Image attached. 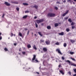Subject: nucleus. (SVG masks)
<instances>
[{
	"mask_svg": "<svg viewBox=\"0 0 76 76\" xmlns=\"http://www.w3.org/2000/svg\"><path fill=\"white\" fill-rule=\"evenodd\" d=\"M41 26H43L44 25V24L43 23H42L41 24Z\"/></svg>",
	"mask_w": 76,
	"mask_h": 76,
	"instance_id": "79ce46f5",
	"label": "nucleus"
},
{
	"mask_svg": "<svg viewBox=\"0 0 76 76\" xmlns=\"http://www.w3.org/2000/svg\"><path fill=\"white\" fill-rule=\"evenodd\" d=\"M55 9L56 10H58V8L57 7H55Z\"/></svg>",
	"mask_w": 76,
	"mask_h": 76,
	"instance_id": "ea45409f",
	"label": "nucleus"
},
{
	"mask_svg": "<svg viewBox=\"0 0 76 76\" xmlns=\"http://www.w3.org/2000/svg\"><path fill=\"white\" fill-rule=\"evenodd\" d=\"M75 25V24L74 23V22H72L71 23V26H73Z\"/></svg>",
	"mask_w": 76,
	"mask_h": 76,
	"instance_id": "cd10ccee",
	"label": "nucleus"
},
{
	"mask_svg": "<svg viewBox=\"0 0 76 76\" xmlns=\"http://www.w3.org/2000/svg\"><path fill=\"white\" fill-rule=\"evenodd\" d=\"M56 4H60V3L59 2V1H58L56 2Z\"/></svg>",
	"mask_w": 76,
	"mask_h": 76,
	"instance_id": "3c124183",
	"label": "nucleus"
},
{
	"mask_svg": "<svg viewBox=\"0 0 76 76\" xmlns=\"http://www.w3.org/2000/svg\"><path fill=\"white\" fill-rule=\"evenodd\" d=\"M16 9L18 11L19 10V8L18 7L16 8Z\"/></svg>",
	"mask_w": 76,
	"mask_h": 76,
	"instance_id": "c9c22d12",
	"label": "nucleus"
},
{
	"mask_svg": "<svg viewBox=\"0 0 76 76\" xmlns=\"http://www.w3.org/2000/svg\"><path fill=\"white\" fill-rule=\"evenodd\" d=\"M66 31L67 32H69L70 31V30L69 28H67L66 29Z\"/></svg>",
	"mask_w": 76,
	"mask_h": 76,
	"instance_id": "393cba45",
	"label": "nucleus"
},
{
	"mask_svg": "<svg viewBox=\"0 0 76 76\" xmlns=\"http://www.w3.org/2000/svg\"><path fill=\"white\" fill-rule=\"evenodd\" d=\"M31 34H32V35L33 34V33L32 32L31 33Z\"/></svg>",
	"mask_w": 76,
	"mask_h": 76,
	"instance_id": "0e129e2a",
	"label": "nucleus"
},
{
	"mask_svg": "<svg viewBox=\"0 0 76 76\" xmlns=\"http://www.w3.org/2000/svg\"><path fill=\"white\" fill-rule=\"evenodd\" d=\"M35 27L36 28H37L38 27V24L36 23H35Z\"/></svg>",
	"mask_w": 76,
	"mask_h": 76,
	"instance_id": "2f4dec72",
	"label": "nucleus"
},
{
	"mask_svg": "<svg viewBox=\"0 0 76 76\" xmlns=\"http://www.w3.org/2000/svg\"><path fill=\"white\" fill-rule=\"evenodd\" d=\"M44 21L43 19H41L40 20H37L36 22L38 24H39L40 23H41Z\"/></svg>",
	"mask_w": 76,
	"mask_h": 76,
	"instance_id": "7ed1b4c3",
	"label": "nucleus"
},
{
	"mask_svg": "<svg viewBox=\"0 0 76 76\" xmlns=\"http://www.w3.org/2000/svg\"><path fill=\"white\" fill-rule=\"evenodd\" d=\"M68 18H69V17H66V18H65L64 19H65V20H67L68 19Z\"/></svg>",
	"mask_w": 76,
	"mask_h": 76,
	"instance_id": "e433bc0d",
	"label": "nucleus"
},
{
	"mask_svg": "<svg viewBox=\"0 0 76 76\" xmlns=\"http://www.w3.org/2000/svg\"><path fill=\"white\" fill-rule=\"evenodd\" d=\"M73 70L74 71V72L76 73V69H73ZM73 76H76V74H75L73 75Z\"/></svg>",
	"mask_w": 76,
	"mask_h": 76,
	"instance_id": "f8f14e48",
	"label": "nucleus"
},
{
	"mask_svg": "<svg viewBox=\"0 0 76 76\" xmlns=\"http://www.w3.org/2000/svg\"><path fill=\"white\" fill-rule=\"evenodd\" d=\"M47 28L48 29H51V27L50 26H47Z\"/></svg>",
	"mask_w": 76,
	"mask_h": 76,
	"instance_id": "aec40b11",
	"label": "nucleus"
},
{
	"mask_svg": "<svg viewBox=\"0 0 76 76\" xmlns=\"http://www.w3.org/2000/svg\"><path fill=\"white\" fill-rule=\"evenodd\" d=\"M66 62H68L69 64V65H70L71 66H76V64H75L74 63H73L72 62L70 61L69 60H67L66 61H65Z\"/></svg>",
	"mask_w": 76,
	"mask_h": 76,
	"instance_id": "f257e3e1",
	"label": "nucleus"
},
{
	"mask_svg": "<svg viewBox=\"0 0 76 76\" xmlns=\"http://www.w3.org/2000/svg\"><path fill=\"white\" fill-rule=\"evenodd\" d=\"M34 36H35L36 37H37V35L36 34H34Z\"/></svg>",
	"mask_w": 76,
	"mask_h": 76,
	"instance_id": "bf43d9fd",
	"label": "nucleus"
},
{
	"mask_svg": "<svg viewBox=\"0 0 76 76\" xmlns=\"http://www.w3.org/2000/svg\"><path fill=\"white\" fill-rule=\"evenodd\" d=\"M4 50L6 51H8V49L6 48H4Z\"/></svg>",
	"mask_w": 76,
	"mask_h": 76,
	"instance_id": "bb28decb",
	"label": "nucleus"
},
{
	"mask_svg": "<svg viewBox=\"0 0 76 76\" xmlns=\"http://www.w3.org/2000/svg\"><path fill=\"white\" fill-rule=\"evenodd\" d=\"M17 43H15L14 44V45H15V46H16L17 45Z\"/></svg>",
	"mask_w": 76,
	"mask_h": 76,
	"instance_id": "603ef678",
	"label": "nucleus"
},
{
	"mask_svg": "<svg viewBox=\"0 0 76 76\" xmlns=\"http://www.w3.org/2000/svg\"><path fill=\"white\" fill-rule=\"evenodd\" d=\"M11 3H12V4H15V2H14V1H11Z\"/></svg>",
	"mask_w": 76,
	"mask_h": 76,
	"instance_id": "8fccbe9b",
	"label": "nucleus"
},
{
	"mask_svg": "<svg viewBox=\"0 0 76 76\" xmlns=\"http://www.w3.org/2000/svg\"><path fill=\"white\" fill-rule=\"evenodd\" d=\"M36 56L35 55H34L33 58H32V61H34L36 58Z\"/></svg>",
	"mask_w": 76,
	"mask_h": 76,
	"instance_id": "1a4fd4ad",
	"label": "nucleus"
},
{
	"mask_svg": "<svg viewBox=\"0 0 76 76\" xmlns=\"http://www.w3.org/2000/svg\"><path fill=\"white\" fill-rule=\"evenodd\" d=\"M71 59H72L73 61H75V58H71Z\"/></svg>",
	"mask_w": 76,
	"mask_h": 76,
	"instance_id": "473e14b6",
	"label": "nucleus"
},
{
	"mask_svg": "<svg viewBox=\"0 0 76 76\" xmlns=\"http://www.w3.org/2000/svg\"><path fill=\"white\" fill-rule=\"evenodd\" d=\"M75 28V26H72V29H74V28Z\"/></svg>",
	"mask_w": 76,
	"mask_h": 76,
	"instance_id": "b1692460",
	"label": "nucleus"
},
{
	"mask_svg": "<svg viewBox=\"0 0 76 76\" xmlns=\"http://www.w3.org/2000/svg\"><path fill=\"white\" fill-rule=\"evenodd\" d=\"M58 34L60 35L63 36L64 35V32H62L60 33H58Z\"/></svg>",
	"mask_w": 76,
	"mask_h": 76,
	"instance_id": "9b49d317",
	"label": "nucleus"
},
{
	"mask_svg": "<svg viewBox=\"0 0 76 76\" xmlns=\"http://www.w3.org/2000/svg\"><path fill=\"white\" fill-rule=\"evenodd\" d=\"M60 67H61V64H59L58 65V67L59 68H60Z\"/></svg>",
	"mask_w": 76,
	"mask_h": 76,
	"instance_id": "49530a36",
	"label": "nucleus"
},
{
	"mask_svg": "<svg viewBox=\"0 0 76 76\" xmlns=\"http://www.w3.org/2000/svg\"><path fill=\"white\" fill-rule=\"evenodd\" d=\"M37 18V17H36V16H35V17H34V19H36Z\"/></svg>",
	"mask_w": 76,
	"mask_h": 76,
	"instance_id": "09e8293b",
	"label": "nucleus"
},
{
	"mask_svg": "<svg viewBox=\"0 0 76 76\" xmlns=\"http://www.w3.org/2000/svg\"><path fill=\"white\" fill-rule=\"evenodd\" d=\"M23 4L24 6H28V4L27 3H23Z\"/></svg>",
	"mask_w": 76,
	"mask_h": 76,
	"instance_id": "6ab92c4d",
	"label": "nucleus"
},
{
	"mask_svg": "<svg viewBox=\"0 0 76 76\" xmlns=\"http://www.w3.org/2000/svg\"><path fill=\"white\" fill-rule=\"evenodd\" d=\"M4 4H5L6 6H9L10 5V3H8L7 2H5Z\"/></svg>",
	"mask_w": 76,
	"mask_h": 76,
	"instance_id": "0eeeda50",
	"label": "nucleus"
},
{
	"mask_svg": "<svg viewBox=\"0 0 76 76\" xmlns=\"http://www.w3.org/2000/svg\"><path fill=\"white\" fill-rule=\"evenodd\" d=\"M4 15L5 14H3V15H2V18H4Z\"/></svg>",
	"mask_w": 76,
	"mask_h": 76,
	"instance_id": "de8ad7c7",
	"label": "nucleus"
},
{
	"mask_svg": "<svg viewBox=\"0 0 76 76\" xmlns=\"http://www.w3.org/2000/svg\"><path fill=\"white\" fill-rule=\"evenodd\" d=\"M40 41L41 42H44V40L41 39L40 40Z\"/></svg>",
	"mask_w": 76,
	"mask_h": 76,
	"instance_id": "c756f323",
	"label": "nucleus"
},
{
	"mask_svg": "<svg viewBox=\"0 0 76 76\" xmlns=\"http://www.w3.org/2000/svg\"><path fill=\"white\" fill-rule=\"evenodd\" d=\"M33 8H34L35 9H37L38 8V6L36 5L34 6L33 7Z\"/></svg>",
	"mask_w": 76,
	"mask_h": 76,
	"instance_id": "2eb2a0df",
	"label": "nucleus"
},
{
	"mask_svg": "<svg viewBox=\"0 0 76 76\" xmlns=\"http://www.w3.org/2000/svg\"><path fill=\"white\" fill-rule=\"evenodd\" d=\"M48 16H50V17H54L56 16V15L55 14L52 13H49L48 14Z\"/></svg>",
	"mask_w": 76,
	"mask_h": 76,
	"instance_id": "f03ea898",
	"label": "nucleus"
},
{
	"mask_svg": "<svg viewBox=\"0 0 76 76\" xmlns=\"http://www.w3.org/2000/svg\"><path fill=\"white\" fill-rule=\"evenodd\" d=\"M59 72L62 75H64V72L62 70H59Z\"/></svg>",
	"mask_w": 76,
	"mask_h": 76,
	"instance_id": "9d476101",
	"label": "nucleus"
},
{
	"mask_svg": "<svg viewBox=\"0 0 76 76\" xmlns=\"http://www.w3.org/2000/svg\"><path fill=\"white\" fill-rule=\"evenodd\" d=\"M2 39V37H0V40H1Z\"/></svg>",
	"mask_w": 76,
	"mask_h": 76,
	"instance_id": "864d4df0",
	"label": "nucleus"
},
{
	"mask_svg": "<svg viewBox=\"0 0 76 76\" xmlns=\"http://www.w3.org/2000/svg\"><path fill=\"white\" fill-rule=\"evenodd\" d=\"M27 17H28V16L27 15H25V16H23V19H26V18H27Z\"/></svg>",
	"mask_w": 76,
	"mask_h": 76,
	"instance_id": "5701e85b",
	"label": "nucleus"
},
{
	"mask_svg": "<svg viewBox=\"0 0 76 76\" xmlns=\"http://www.w3.org/2000/svg\"><path fill=\"white\" fill-rule=\"evenodd\" d=\"M28 30V29L27 28H25V31H26V30Z\"/></svg>",
	"mask_w": 76,
	"mask_h": 76,
	"instance_id": "4d7b16f0",
	"label": "nucleus"
},
{
	"mask_svg": "<svg viewBox=\"0 0 76 76\" xmlns=\"http://www.w3.org/2000/svg\"><path fill=\"white\" fill-rule=\"evenodd\" d=\"M45 42L46 44L47 45L50 44V42L49 40H47L45 41Z\"/></svg>",
	"mask_w": 76,
	"mask_h": 76,
	"instance_id": "39448f33",
	"label": "nucleus"
},
{
	"mask_svg": "<svg viewBox=\"0 0 76 76\" xmlns=\"http://www.w3.org/2000/svg\"><path fill=\"white\" fill-rule=\"evenodd\" d=\"M14 4H18V2H15Z\"/></svg>",
	"mask_w": 76,
	"mask_h": 76,
	"instance_id": "a18cd8bd",
	"label": "nucleus"
},
{
	"mask_svg": "<svg viewBox=\"0 0 76 76\" xmlns=\"http://www.w3.org/2000/svg\"><path fill=\"white\" fill-rule=\"evenodd\" d=\"M68 75H71V72L70 71H69V72H68Z\"/></svg>",
	"mask_w": 76,
	"mask_h": 76,
	"instance_id": "72a5a7b5",
	"label": "nucleus"
},
{
	"mask_svg": "<svg viewBox=\"0 0 76 76\" xmlns=\"http://www.w3.org/2000/svg\"><path fill=\"white\" fill-rule=\"evenodd\" d=\"M73 4H75V3L74 2H73Z\"/></svg>",
	"mask_w": 76,
	"mask_h": 76,
	"instance_id": "69168bd1",
	"label": "nucleus"
},
{
	"mask_svg": "<svg viewBox=\"0 0 76 76\" xmlns=\"http://www.w3.org/2000/svg\"><path fill=\"white\" fill-rule=\"evenodd\" d=\"M69 53L71 54V55H73L74 54V53L73 52H71L70 51L69 52Z\"/></svg>",
	"mask_w": 76,
	"mask_h": 76,
	"instance_id": "a878e982",
	"label": "nucleus"
},
{
	"mask_svg": "<svg viewBox=\"0 0 76 76\" xmlns=\"http://www.w3.org/2000/svg\"><path fill=\"white\" fill-rule=\"evenodd\" d=\"M2 34V33L1 32H0V35H1Z\"/></svg>",
	"mask_w": 76,
	"mask_h": 76,
	"instance_id": "052dcab7",
	"label": "nucleus"
},
{
	"mask_svg": "<svg viewBox=\"0 0 76 76\" xmlns=\"http://www.w3.org/2000/svg\"><path fill=\"white\" fill-rule=\"evenodd\" d=\"M33 48L35 49V50H36L37 49V48L35 45H34L33 47Z\"/></svg>",
	"mask_w": 76,
	"mask_h": 76,
	"instance_id": "4468645a",
	"label": "nucleus"
},
{
	"mask_svg": "<svg viewBox=\"0 0 76 76\" xmlns=\"http://www.w3.org/2000/svg\"><path fill=\"white\" fill-rule=\"evenodd\" d=\"M20 49H20H19V51H21V50Z\"/></svg>",
	"mask_w": 76,
	"mask_h": 76,
	"instance_id": "680f3d73",
	"label": "nucleus"
},
{
	"mask_svg": "<svg viewBox=\"0 0 76 76\" xmlns=\"http://www.w3.org/2000/svg\"><path fill=\"white\" fill-rule=\"evenodd\" d=\"M75 2H76V0H73Z\"/></svg>",
	"mask_w": 76,
	"mask_h": 76,
	"instance_id": "e2e57ef3",
	"label": "nucleus"
},
{
	"mask_svg": "<svg viewBox=\"0 0 76 76\" xmlns=\"http://www.w3.org/2000/svg\"><path fill=\"white\" fill-rule=\"evenodd\" d=\"M29 33V31H28L27 32V35H28Z\"/></svg>",
	"mask_w": 76,
	"mask_h": 76,
	"instance_id": "37998d69",
	"label": "nucleus"
},
{
	"mask_svg": "<svg viewBox=\"0 0 76 76\" xmlns=\"http://www.w3.org/2000/svg\"><path fill=\"white\" fill-rule=\"evenodd\" d=\"M66 2V1H63V2H64V3H65Z\"/></svg>",
	"mask_w": 76,
	"mask_h": 76,
	"instance_id": "13d9d810",
	"label": "nucleus"
},
{
	"mask_svg": "<svg viewBox=\"0 0 76 76\" xmlns=\"http://www.w3.org/2000/svg\"><path fill=\"white\" fill-rule=\"evenodd\" d=\"M64 46L66 48V46H67V44L66 43H64Z\"/></svg>",
	"mask_w": 76,
	"mask_h": 76,
	"instance_id": "412c9836",
	"label": "nucleus"
},
{
	"mask_svg": "<svg viewBox=\"0 0 76 76\" xmlns=\"http://www.w3.org/2000/svg\"><path fill=\"white\" fill-rule=\"evenodd\" d=\"M35 61L36 62H38L39 61H38L37 60V59H35Z\"/></svg>",
	"mask_w": 76,
	"mask_h": 76,
	"instance_id": "a19ab883",
	"label": "nucleus"
},
{
	"mask_svg": "<svg viewBox=\"0 0 76 76\" xmlns=\"http://www.w3.org/2000/svg\"><path fill=\"white\" fill-rule=\"evenodd\" d=\"M22 53L23 54L25 55L26 54V52H22Z\"/></svg>",
	"mask_w": 76,
	"mask_h": 76,
	"instance_id": "58836bf2",
	"label": "nucleus"
},
{
	"mask_svg": "<svg viewBox=\"0 0 76 76\" xmlns=\"http://www.w3.org/2000/svg\"><path fill=\"white\" fill-rule=\"evenodd\" d=\"M69 10H67L65 13L62 15L63 17L65 16L66 15H67L69 13Z\"/></svg>",
	"mask_w": 76,
	"mask_h": 76,
	"instance_id": "20e7f679",
	"label": "nucleus"
},
{
	"mask_svg": "<svg viewBox=\"0 0 76 76\" xmlns=\"http://www.w3.org/2000/svg\"><path fill=\"white\" fill-rule=\"evenodd\" d=\"M45 52H46L47 51V48L45 47V48H43L42 49Z\"/></svg>",
	"mask_w": 76,
	"mask_h": 76,
	"instance_id": "6e6552de",
	"label": "nucleus"
},
{
	"mask_svg": "<svg viewBox=\"0 0 76 76\" xmlns=\"http://www.w3.org/2000/svg\"><path fill=\"white\" fill-rule=\"evenodd\" d=\"M68 21L70 23H72V20L71 18H69L68 20Z\"/></svg>",
	"mask_w": 76,
	"mask_h": 76,
	"instance_id": "a211bd4d",
	"label": "nucleus"
},
{
	"mask_svg": "<svg viewBox=\"0 0 76 76\" xmlns=\"http://www.w3.org/2000/svg\"><path fill=\"white\" fill-rule=\"evenodd\" d=\"M61 59L63 60H65V58L64 56L62 57Z\"/></svg>",
	"mask_w": 76,
	"mask_h": 76,
	"instance_id": "4c0bfd02",
	"label": "nucleus"
},
{
	"mask_svg": "<svg viewBox=\"0 0 76 76\" xmlns=\"http://www.w3.org/2000/svg\"><path fill=\"white\" fill-rule=\"evenodd\" d=\"M40 68H41V67H39V68H40Z\"/></svg>",
	"mask_w": 76,
	"mask_h": 76,
	"instance_id": "774afa93",
	"label": "nucleus"
},
{
	"mask_svg": "<svg viewBox=\"0 0 76 76\" xmlns=\"http://www.w3.org/2000/svg\"><path fill=\"white\" fill-rule=\"evenodd\" d=\"M71 0H68L67 1L68 2H71Z\"/></svg>",
	"mask_w": 76,
	"mask_h": 76,
	"instance_id": "5fc2aeb1",
	"label": "nucleus"
},
{
	"mask_svg": "<svg viewBox=\"0 0 76 76\" xmlns=\"http://www.w3.org/2000/svg\"><path fill=\"white\" fill-rule=\"evenodd\" d=\"M19 35L20 37H22V34L20 32L19 33Z\"/></svg>",
	"mask_w": 76,
	"mask_h": 76,
	"instance_id": "7c9ffc66",
	"label": "nucleus"
},
{
	"mask_svg": "<svg viewBox=\"0 0 76 76\" xmlns=\"http://www.w3.org/2000/svg\"><path fill=\"white\" fill-rule=\"evenodd\" d=\"M56 51L58 52V53L61 54H62L60 50V49L59 48H57L56 49Z\"/></svg>",
	"mask_w": 76,
	"mask_h": 76,
	"instance_id": "423d86ee",
	"label": "nucleus"
},
{
	"mask_svg": "<svg viewBox=\"0 0 76 76\" xmlns=\"http://www.w3.org/2000/svg\"><path fill=\"white\" fill-rule=\"evenodd\" d=\"M11 34L12 35H11V37H12L13 36V34L12 33H11Z\"/></svg>",
	"mask_w": 76,
	"mask_h": 76,
	"instance_id": "c03bdc74",
	"label": "nucleus"
},
{
	"mask_svg": "<svg viewBox=\"0 0 76 76\" xmlns=\"http://www.w3.org/2000/svg\"><path fill=\"white\" fill-rule=\"evenodd\" d=\"M70 42L72 44H73L74 43V42H75V41L73 39H70Z\"/></svg>",
	"mask_w": 76,
	"mask_h": 76,
	"instance_id": "ddd939ff",
	"label": "nucleus"
},
{
	"mask_svg": "<svg viewBox=\"0 0 76 76\" xmlns=\"http://www.w3.org/2000/svg\"><path fill=\"white\" fill-rule=\"evenodd\" d=\"M30 69V68L29 67V69Z\"/></svg>",
	"mask_w": 76,
	"mask_h": 76,
	"instance_id": "338daca9",
	"label": "nucleus"
},
{
	"mask_svg": "<svg viewBox=\"0 0 76 76\" xmlns=\"http://www.w3.org/2000/svg\"><path fill=\"white\" fill-rule=\"evenodd\" d=\"M27 46L28 48H31V46L30 44L27 45Z\"/></svg>",
	"mask_w": 76,
	"mask_h": 76,
	"instance_id": "f3484780",
	"label": "nucleus"
},
{
	"mask_svg": "<svg viewBox=\"0 0 76 76\" xmlns=\"http://www.w3.org/2000/svg\"><path fill=\"white\" fill-rule=\"evenodd\" d=\"M54 25L55 27H57L58 26L59 24L58 23H55L54 24Z\"/></svg>",
	"mask_w": 76,
	"mask_h": 76,
	"instance_id": "dca6fc26",
	"label": "nucleus"
},
{
	"mask_svg": "<svg viewBox=\"0 0 76 76\" xmlns=\"http://www.w3.org/2000/svg\"><path fill=\"white\" fill-rule=\"evenodd\" d=\"M25 13H29V11H28V10L26 11H25Z\"/></svg>",
	"mask_w": 76,
	"mask_h": 76,
	"instance_id": "f704fd0d",
	"label": "nucleus"
},
{
	"mask_svg": "<svg viewBox=\"0 0 76 76\" xmlns=\"http://www.w3.org/2000/svg\"><path fill=\"white\" fill-rule=\"evenodd\" d=\"M38 34L40 35L41 37L42 36V34H41V33L40 32H38Z\"/></svg>",
	"mask_w": 76,
	"mask_h": 76,
	"instance_id": "4be33fe9",
	"label": "nucleus"
},
{
	"mask_svg": "<svg viewBox=\"0 0 76 76\" xmlns=\"http://www.w3.org/2000/svg\"><path fill=\"white\" fill-rule=\"evenodd\" d=\"M55 45H59V43L58 42H57L56 43H55Z\"/></svg>",
	"mask_w": 76,
	"mask_h": 76,
	"instance_id": "c85d7f7f",
	"label": "nucleus"
},
{
	"mask_svg": "<svg viewBox=\"0 0 76 76\" xmlns=\"http://www.w3.org/2000/svg\"><path fill=\"white\" fill-rule=\"evenodd\" d=\"M36 73H37L38 74H39V72H36Z\"/></svg>",
	"mask_w": 76,
	"mask_h": 76,
	"instance_id": "6e6d98bb",
	"label": "nucleus"
}]
</instances>
